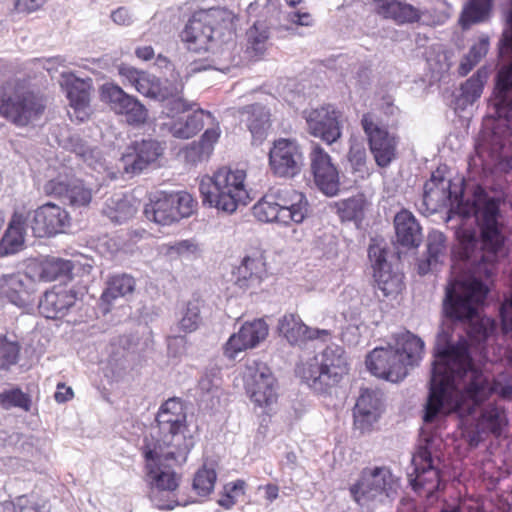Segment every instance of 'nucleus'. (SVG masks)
Returning a JSON list of instances; mask_svg holds the SVG:
<instances>
[{"label": "nucleus", "instance_id": "obj_1", "mask_svg": "<svg viewBox=\"0 0 512 512\" xmlns=\"http://www.w3.org/2000/svg\"><path fill=\"white\" fill-rule=\"evenodd\" d=\"M463 218L474 216L480 229V239L474 229L464 225L455 231L457 255L467 262L470 274L462 275L446 286L443 313L453 322L472 323L479 317L489 289L482 278H492L499 263L508 256L500 199L491 197L477 186L473 199L460 207Z\"/></svg>", "mask_w": 512, "mask_h": 512}, {"label": "nucleus", "instance_id": "obj_2", "mask_svg": "<svg viewBox=\"0 0 512 512\" xmlns=\"http://www.w3.org/2000/svg\"><path fill=\"white\" fill-rule=\"evenodd\" d=\"M434 356L424 422L430 423L438 415L453 411L466 410L471 414L493 393L504 398L512 395V377L505 384L491 381L473 363L464 337L452 343L449 333L442 329L437 334Z\"/></svg>", "mask_w": 512, "mask_h": 512}, {"label": "nucleus", "instance_id": "obj_3", "mask_svg": "<svg viewBox=\"0 0 512 512\" xmlns=\"http://www.w3.org/2000/svg\"><path fill=\"white\" fill-rule=\"evenodd\" d=\"M491 117L495 118L492 129H485L479 136L475 153L469 159V167L487 170L499 166L505 172L512 171V155L508 156L512 135V63L497 74L493 97L489 102Z\"/></svg>", "mask_w": 512, "mask_h": 512}, {"label": "nucleus", "instance_id": "obj_4", "mask_svg": "<svg viewBox=\"0 0 512 512\" xmlns=\"http://www.w3.org/2000/svg\"><path fill=\"white\" fill-rule=\"evenodd\" d=\"M424 342L410 331L395 335V348H375L366 358L368 370L379 378L391 382L402 381L408 368L419 364Z\"/></svg>", "mask_w": 512, "mask_h": 512}, {"label": "nucleus", "instance_id": "obj_5", "mask_svg": "<svg viewBox=\"0 0 512 512\" xmlns=\"http://www.w3.org/2000/svg\"><path fill=\"white\" fill-rule=\"evenodd\" d=\"M156 431L152 442H146L151 448L165 451L166 455L174 456L179 463L186 461L194 439L186 435L187 415L183 402L178 398H170L159 408L156 415Z\"/></svg>", "mask_w": 512, "mask_h": 512}, {"label": "nucleus", "instance_id": "obj_6", "mask_svg": "<svg viewBox=\"0 0 512 512\" xmlns=\"http://www.w3.org/2000/svg\"><path fill=\"white\" fill-rule=\"evenodd\" d=\"M246 173L243 170L219 169L213 177L203 178L199 185L203 204L231 214L239 205L251 201L245 186Z\"/></svg>", "mask_w": 512, "mask_h": 512}, {"label": "nucleus", "instance_id": "obj_7", "mask_svg": "<svg viewBox=\"0 0 512 512\" xmlns=\"http://www.w3.org/2000/svg\"><path fill=\"white\" fill-rule=\"evenodd\" d=\"M347 358L342 347L327 346L320 354L297 368L300 378L315 392L328 393L348 373Z\"/></svg>", "mask_w": 512, "mask_h": 512}, {"label": "nucleus", "instance_id": "obj_8", "mask_svg": "<svg viewBox=\"0 0 512 512\" xmlns=\"http://www.w3.org/2000/svg\"><path fill=\"white\" fill-rule=\"evenodd\" d=\"M398 488V480L391 470L381 466L364 468L349 491L363 511L373 512L380 505L389 503L397 494Z\"/></svg>", "mask_w": 512, "mask_h": 512}, {"label": "nucleus", "instance_id": "obj_9", "mask_svg": "<svg viewBox=\"0 0 512 512\" xmlns=\"http://www.w3.org/2000/svg\"><path fill=\"white\" fill-rule=\"evenodd\" d=\"M144 456L146 459L147 481L151 486L150 500L158 509H173L178 503L170 497L166 500L162 499V494L175 491L179 485V478L166 462L169 460L179 462L174 456L166 455L165 451H158L157 447L151 448L149 444L144 446Z\"/></svg>", "mask_w": 512, "mask_h": 512}, {"label": "nucleus", "instance_id": "obj_10", "mask_svg": "<svg viewBox=\"0 0 512 512\" xmlns=\"http://www.w3.org/2000/svg\"><path fill=\"white\" fill-rule=\"evenodd\" d=\"M196 206L197 202L188 192H159L145 206L144 214L148 220L165 226L191 216Z\"/></svg>", "mask_w": 512, "mask_h": 512}, {"label": "nucleus", "instance_id": "obj_11", "mask_svg": "<svg viewBox=\"0 0 512 512\" xmlns=\"http://www.w3.org/2000/svg\"><path fill=\"white\" fill-rule=\"evenodd\" d=\"M415 478L411 479L414 489L423 488L428 494L440 489V457L436 454V444L433 437L420 441L418 451L412 458Z\"/></svg>", "mask_w": 512, "mask_h": 512}, {"label": "nucleus", "instance_id": "obj_12", "mask_svg": "<svg viewBox=\"0 0 512 512\" xmlns=\"http://www.w3.org/2000/svg\"><path fill=\"white\" fill-rule=\"evenodd\" d=\"M461 194V187L452 184L451 180L444 177L442 171L437 169L425 182L423 196L416 205L421 214L428 216L458 202Z\"/></svg>", "mask_w": 512, "mask_h": 512}, {"label": "nucleus", "instance_id": "obj_13", "mask_svg": "<svg viewBox=\"0 0 512 512\" xmlns=\"http://www.w3.org/2000/svg\"><path fill=\"white\" fill-rule=\"evenodd\" d=\"M45 108L46 102L41 95L23 89H17L5 103L2 101V115L18 126L39 120Z\"/></svg>", "mask_w": 512, "mask_h": 512}, {"label": "nucleus", "instance_id": "obj_14", "mask_svg": "<svg viewBox=\"0 0 512 512\" xmlns=\"http://www.w3.org/2000/svg\"><path fill=\"white\" fill-rule=\"evenodd\" d=\"M269 166L274 175L293 178L304 166V156L299 143L294 139L279 138L269 151Z\"/></svg>", "mask_w": 512, "mask_h": 512}, {"label": "nucleus", "instance_id": "obj_15", "mask_svg": "<svg viewBox=\"0 0 512 512\" xmlns=\"http://www.w3.org/2000/svg\"><path fill=\"white\" fill-rule=\"evenodd\" d=\"M361 126L376 164L382 168L389 166L396 156V137L382 127L372 113L362 115Z\"/></svg>", "mask_w": 512, "mask_h": 512}, {"label": "nucleus", "instance_id": "obj_16", "mask_svg": "<svg viewBox=\"0 0 512 512\" xmlns=\"http://www.w3.org/2000/svg\"><path fill=\"white\" fill-rule=\"evenodd\" d=\"M101 99L108 103L116 114L124 115L130 125L144 124L148 118L147 108L136 97L127 94L118 85L113 83L102 85Z\"/></svg>", "mask_w": 512, "mask_h": 512}, {"label": "nucleus", "instance_id": "obj_17", "mask_svg": "<svg viewBox=\"0 0 512 512\" xmlns=\"http://www.w3.org/2000/svg\"><path fill=\"white\" fill-rule=\"evenodd\" d=\"M310 135L328 145L337 142L342 135L341 113L331 105L321 106L304 112Z\"/></svg>", "mask_w": 512, "mask_h": 512}, {"label": "nucleus", "instance_id": "obj_18", "mask_svg": "<svg viewBox=\"0 0 512 512\" xmlns=\"http://www.w3.org/2000/svg\"><path fill=\"white\" fill-rule=\"evenodd\" d=\"M311 172L314 182L327 196H335L340 189L339 172L331 156L316 142H312L309 152Z\"/></svg>", "mask_w": 512, "mask_h": 512}, {"label": "nucleus", "instance_id": "obj_19", "mask_svg": "<svg viewBox=\"0 0 512 512\" xmlns=\"http://www.w3.org/2000/svg\"><path fill=\"white\" fill-rule=\"evenodd\" d=\"M46 195L56 197L75 207H86L92 200V189L82 180L58 176L47 181L43 187Z\"/></svg>", "mask_w": 512, "mask_h": 512}, {"label": "nucleus", "instance_id": "obj_20", "mask_svg": "<svg viewBox=\"0 0 512 512\" xmlns=\"http://www.w3.org/2000/svg\"><path fill=\"white\" fill-rule=\"evenodd\" d=\"M368 257L373 267V277L376 287L384 297L396 296L403 289V275L394 272L386 259V251L379 245H370Z\"/></svg>", "mask_w": 512, "mask_h": 512}, {"label": "nucleus", "instance_id": "obj_21", "mask_svg": "<svg viewBox=\"0 0 512 512\" xmlns=\"http://www.w3.org/2000/svg\"><path fill=\"white\" fill-rule=\"evenodd\" d=\"M214 17L209 11H198L186 23L180 37L188 50L206 51L214 40Z\"/></svg>", "mask_w": 512, "mask_h": 512}, {"label": "nucleus", "instance_id": "obj_22", "mask_svg": "<svg viewBox=\"0 0 512 512\" xmlns=\"http://www.w3.org/2000/svg\"><path fill=\"white\" fill-rule=\"evenodd\" d=\"M383 407V393L379 389H361L353 409L355 429L361 433L370 431L372 426L379 420Z\"/></svg>", "mask_w": 512, "mask_h": 512}, {"label": "nucleus", "instance_id": "obj_23", "mask_svg": "<svg viewBox=\"0 0 512 512\" xmlns=\"http://www.w3.org/2000/svg\"><path fill=\"white\" fill-rule=\"evenodd\" d=\"M69 225L68 212L49 202L35 210L31 228L34 236L42 238L63 233Z\"/></svg>", "mask_w": 512, "mask_h": 512}, {"label": "nucleus", "instance_id": "obj_24", "mask_svg": "<svg viewBox=\"0 0 512 512\" xmlns=\"http://www.w3.org/2000/svg\"><path fill=\"white\" fill-rule=\"evenodd\" d=\"M163 151L164 148L156 140L147 139L135 142L120 158V167L125 173L139 174L149 164L155 162Z\"/></svg>", "mask_w": 512, "mask_h": 512}, {"label": "nucleus", "instance_id": "obj_25", "mask_svg": "<svg viewBox=\"0 0 512 512\" xmlns=\"http://www.w3.org/2000/svg\"><path fill=\"white\" fill-rule=\"evenodd\" d=\"M268 335V325L262 319L245 322L237 333L232 334L224 345V355L229 359L255 348Z\"/></svg>", "mask_w": 512, "mask_h": 512}, {"label": "nucleus", "instance_id": "obj_26", "mask_svg": "<svg viewBox=\"0 0 512 512\" xmlns=\"http://www.w3.org/2000/svg\"><path fill=\"white\" fill-rule=\"evenodd\" d=\"M69 99L68 115L72 121L84 122L89 118L90 90L92 80H84L76 77L73 73L63 75Z\"/></svg>", "mask_w": 512, "mask_h": 512}, {"label": "nucleus", "instance_id": "obj_27", "mask_svg": "<svg viewBox=\"0 0 512 512\" xmlns=\"http://www.w3.org/2000/svg\"><path fill=\"white\" fill-rule=\"evenodd\" d=\"M168 75L164 80L159 79V90L161 96L159 101L165 102V107L169 115H177L186 112L193 107V103L188 102L183 97L185 82L180 72L174 66H167Z\"/></svg>", "mask_w": 512, "mask_h": 512}, {"label": "nucleus", "instance_id": "obj_28", "mask_svg": "<svg viewBox=\"0 0 512 512\" xmlns=\"http://www.w3.org/2000/svg\"><path fill=\"white\" fill-rule=\"evenodd\" d=\"M276 380L266 365H260L247 382V392L259 407L269 408L277 401Z\"/></svg>", "mask_w": 512, "mask_h": 512}, {"label": "nucleus", "instance_id": "obj_29", "mask_svg": "<svg viewBox=\"0 0 512 512\" xmlns=\"http://www.w3.org/2000/svg\"><path fill=\"white\" fill-rule=\"evenodd\" d=\"M276 206L281 210L282 219L287 225L291 222L300 224L308 215V201L306 196L292 188H279L272 191Z\"/></svg>", "mask_w": 512, "mask_h": 512}, {"label": "nucleus", "instance_id": "obj_30", "mask_svg": "<svg viewBox=\"0 0 512 512\" xmlns=\"http://www.w3.org/2000/svg\"><path fill=\"white\" fill-rule=\"evenodd\" d=\"M240 121L249 130L254 145H260L271 128L270 110L261 104H251L239 109Z\"/></svg>", "mask_w": 512, "mask_h": 512}, {"label": "nucleus", "instance_id": "obj_31", "mask_svg": "<svg viewBox=\"0 0 512 512\" xmlns=\"http://www.w3.org/2000/svg\"><path fill=\"white\" fill-rule=\"evenodd\" d=\"M279 331L292 345H301L306 340H326L330 337L329 330L310 328L295 314L283 316L279 322Z\"/></svg>", "mask_w": 512, "mask_h": 512}, {"label": "nucleus", "instance_id": "obj_32", "mask_svg": "<svg viewBox=\"0 0 512 512\" xmlns=\"http://www.w3.org/2000/svg\"><path fill=\"white\" fill-rule=\"evenodd\" d=\"M76 302V293L64 288L45 292L40 299L39 312L48 319L61 318Z\"/></svg>", "mask_w": 512, "mask_h": 512}, {"label": "nucleus", "instance_id": "obj_33", "mask_svg": "<svg viewBox=\"0 0 512 512\" xmlns=\"http://www.w3.org/2000/svg\"><path fill=\"white\" fill-rule=\"evenodd\" d=\"M373 5L379 16L399 25L419 22L424 15L413 5L399 0H374Z\"/></svg>", "mask_w": 512, "mask_h": 512}, {"label": "nucleus", "instance_id": "obj_34", "mask_svg": "<svg viewBox=\"0 0 512 512\" xmlns=\"http://www.w3.org/2000/svg\"><path fill=\"white\" fill-rule=\"evenodd\" d=\"M266 264L261 254L246 256L234 272L235 284L241 289L258 286L266 276Z\"/></svg>", "mask_w": 512, "mask_h": 512}, {"label": "nucleus", "instance_id": "obj_35", "mask_svg": "<svg viewBox=\"0 0 512 512\" xmlns=\"http://www.w3.org/2000/svg\"><path fill=\"white\" fill-rule=\"evenodd\" d=\"M27 219L24 209L14 211L2 235V256L18 253L24 248Z\"/></svg>", "mask_w": 512, "mask_h": 512}, {"label": "nucleus", "instance_id": "obj_36", "mask_svg": "<svg viewBox=\"0 0 512 512\" xmlns=\"http://www.w3.org/2000/svg\"><path fill=\"white\" fill-rule=\"evenodd\" d=\"M394 226L397 241L405 247H416L422 240L421 227L414 215L408 210H401L395 215Z\"/></svg>", "mask_w": 512, "mask_h": 512}, {"label": "nucleus", "instance_id": "obj_37", "mask_svg": "<svg viewBox=\"0 0 512 512\" xmlns=\"http://www.w3.org/2000/svg\"><path fill=\"white\" fill-rule=\"evenodd\" d=\"M447 255L446 236L437 230L431 231L427 237V258L418 265V272L425 275L443 263Z\"/></svg>", "mask_w": 512, "mask_h": 512}, {"label": "nucleus", "instance_id": "obj_38", "mask_svg": "<svg viewBox=\"0 0 512 512\" xmlns=\"http://www.w3.org/2000/svg\"><path fill=\"white\" fill-rule=\"evenodd\" d=\"M245 53L251 60L261 59L270 46V32L264 22H256L246 32Z\"/></svg>", "mask_w": 512, "mask_h": 512}, {"label": "nucleus", "instance_id": "obj_39", "mask_svg": "<svg viewBox=\"0 0 512 512\" xmlns=\"http://www.w3.org/2000/svg\"><path fill=\"white\" fill-rule=\"evenodd\" d=\"M121 74L135 87L142 95L159 101L161 96L159 90V78L144 71L134 68H123Z\"/></svg>", "mask_w": 512, "mask_h": 512}, {"label": "nucleus", "instance_id": "obj_40", "mask_svg": "<svg viewBox=\"0 0 512 512\" xmlns=\"http://www.w3.org/2000/svg\"><path fill=\"white\" fill-rule=\"evenodd\" d=\"M136 287L135 279L128 274L113 275L107 281V286L101 295V300L107 305H111L118 298H125L131 295Z\"/></svg>", "mask_w": 512, "mask_h": 512}, {"label": "nucleus", "instance_id": "obj_41", "mask_svg": "<svg viewBox=\"0 0 512 512\" xmlns=\"http://www.w3.org/2000/svg\"><path fill=\"white\" fill-rule=\"evenodd\" d=\"M137 211L132 200L123 195L115 194L105 202L103 213L115 223H123L131 219Z\"/></svg>", "mask_w": 512, "mask_h": 512}, {"label": "nucleus", "instance_id": "obj_42", "mask_svg": "<svg viewBox=\"0 0 512 512\" xmlns=\"http://www.w3.org/2000/svg\"><path fill=\"white\" fill-rule=\"evenodd\" d=\"M476 425L487 434L499 436L507 425L505 411L495 404H489L481 410Z\"/></svg>", "mask_w": 512, "mask_h": 512}, {"label": "nucleus", "instance_id": "obj_43", "mask_svg": "<svg viewBox=\"0 0 512 512\" xmlns=\"http://www.w3.org/2000/svg\"><path fill=\"white\" fill-rule=\"evenodd\" d=\"M485 79L486 72L478 70L461 85L460 94L456 98L458 108L464 110L481 97Z\"/></svg>", "mask_w": 512, "mask_h": 512}, {"label": "nucleus", "instance_id": "obj_44", "mask_svg": "<svg viewBox=\"0 0 512 512\" xmlns=\"http://www.w3.org/2000/svg\"><path fill=\"white\" fill-rule=\"evenodd\" d=\"M204 306V301L199 298L189 300L180 310L179 329L185 333L196 331L203 322Z\"/></svg>", "mask_w": 512, "mask_h": 512}, {"label": "nucleus", "instance_id": "obj_45", "mask_svg": "<svg viewBox=\"0 0 512 512\" xmlns=\"http://www.w3.org/2000/svg\"><path fill=\"white\" fill-rule=\"evenodd\" d=\"M206 112L203 109L195 110L187 117L185 121L177 120L170 125L169 131L179 139H189L195 136L204 127V115ZM210 116V113L207 112Z\"/></svg>", "mask_w": 512, "mask_h": 512}, {"label": "nucleus", "instance_id": "obj_46", "mask_svg": "<svg viewBox=\"0 0 512 512\" xmlns=\"http://www.w3.org/2000/svg\"><path fill=\"white\" fill-rule=\"evenodd\" d=\"M73 269L70 260L57 257L47 258L38 265V277L41 281L51 282L68 276Z\"/></svg>", "mask_w": 512, "mask_h": 512}, {"label": "nucleus", "instance_id": "obj_47", "mask_svg": "<svg viewBox=\"0 0 512 512\" xmlns=\"http://www.w3.org/2000/svg\"><path fill=\"white\" fill-rule=\"evenodd\" d=\"M493 0H470L463 8L459 22L463 29L487 19Z\"/></svg>", "mask_w": 512, "mask_h": 512}, {"label": "nucleus", "instance_id": "obj_48", "mask_svg": "<svg viewBox=\"0 0 512 512\" xmlns=\"http://www.w3.org/2000/svg\"><path fill=\"white\" fill-rule=\"evenodd\" d=\"M274 194L270 192L253 206L254 216L262 222H277L287 225L285 219H282L281 210L276 206Z\"/></svg>", "mask_w": 512, "mask_h": 512}, {"label": "nucleus", "instance_id": "obj_49", "mask_svg": "<svg viewBox=\"0 0 512 512\" xmlns=\"http://www.w3.org/2000/svg\"><path fill=\"white\" fill-rule=\"evenodd\" d=\"M26 278L20 273L2 275V294L4 293L11 303L15 305L24 303L21 293L25 291L24 280Z\"/></svg>", "mask_w": 512, "mask_h": 512}, {"label": "nucleus", "instance_id": "obj_50", "mask_svg": "<svg viewBox=\"0 0 512 512\" xmlns=\"http://www.w3.org/2000/svg\"><path fill=\"white\" fill-rule=\"evenodd\" d=\"M2 408H17L24 412H30L32 408V398L20 388L12 387L2 391Z\"/></svg>", "mask_w": 512, "mask_h": 512}, {"label": "nucleus", "instance_id": "obj_51", "mask_svg": "<svg viewBox=\"0 0 512 512\" xmlns=\"http://www.w3.org/2000/svg\"><path fill=\"white\" fill-rule=\"evenodd\" d=\"M217 479V473L214 468L203 465L196 473L193 479V490L197 495L206 497L213 490Z\"/></svg>", "mask_w": 512, "mask_h": 512}, {"label": "nucleus", "instance_id": "obj_52", "mask_svg": "<svg viewBox=\"0 0 512 512\" xmlns=\"http://www.w3.org/2000/svg\"><path fill=\"white\" fill-rule=\"evenodd\" d=\"M348 160L355 173H358L361 177L368 174L367 153L361 142L354 141L350 144Z\"/></svg>", "mask_w": 512, "mask_h": 512}, {"label": "nucleus", "instance_id": "obj_53", "mask_svg": "<svg viewBox=\"0 0 512 512\" xmlns=\"http://www.w3.org/2000/svg\"><path fill=\"white\" fill-rule=\"evenodd\" d=\"M21 346L17 337L12 338L2 335V369L18 362Z\"/></svg>", "mask_w": 512, "mask_h": 512}, {"label": "nucleus", "instance_id": "obj_54", "mask_svg": "<svg viewBox=\"0 0 512 512\" xmlns=\"http://www.w3.org/2000/svg\"><path fill=\"white\" fill-rule=\"evenodd\" d=\"M219 133L216 129H208L202 136L201 144H192L185 151V156L188 161L193 163L201 160L202 150L204 145L211 146L217 141Z\"/></svg>", "mask_w": 512, "mask_h": 512}, {"label": "nucleus", "instance_id": "obj_55", "mask_svg": "<svg viewBox=\"0 0 512 512\" xmlns=\"http://www.w3.org/2000/svg\"><path fill=\"white\" fill-rule=\"evenodd\" d=\"M488 50L489 37L482 36L477 43L472 45L466 55L478 64L479 61L487 54Z\"/></svg>", "mask_w": 512, "mask_h": 512}, {"label": "nucleus", "instance_id": "obj_56", "mask_svg": "<svg viewBox=\"0 0 512 512\" xmlns=\"http://www.w3.org/2000/svg\"><path fill=\"white\" fill-rule=\"evenodd\" d=\"M170 251L180 256H190L197 253L198 245L193 240H181L171 245Z\"/></svg>", "mask_w": 512, "mask_h": 512}, {"label": "nucleus", "instance_id": "obj_57", "mask_svg": "<svg viewBox=\"0 0 512 512\" xmlns=\"http://www.w3.org/2000/svg\"><path fill=\"white\" fill-rule=\"evenodd\" d=\"M46 0H16L15 9L21 13H31L44 5Z\"/></svg>", "mask_w": 512, "mask_h": 512}, {"label": "nucleus", "instance_id": "obj_58", "mask_svg": "<svg viewBox=\"0 0 512 512\" xmlns=\"http://www.w3.org/2000/svg\"><path fill=\"white\" fill-rule=\"evenodd\" d=\"M113 22L117 25L128 26L132 23V17L126 7H119L111 13Z\"/></svg>", "mask_w": 512, "mask_h": 512}, {"label": "nucleus", "instance_id": "obj_59", "mask_svg": "<svg viewBox=\"0 0 512 512\" xmlns=\"http://www.w3.org/2000/svg\"><path fill=\"white\" fill-rule=\"evenodd\" d=\"M18 512H46L44 507L30 501L27 496L17 497Z\"/></svg>", "mask_w": 512, "mask_h": 512}, {"label": "nucleus", "instance_id": "obj_60", "mask_svg": "<svg viewBox=\"0 0 512 512\" xmlns=\"http://www.w3.org/2000/svg\"><path fill=\"white\" fill-rule=\"evenodd\" d=\"M73 397V390L70 387H66L65 384H58L57 391L54 394V399L58 403H65Z\"/></svg>", "mask_w": 512, "mask_h": 512}, {"label": "nucleus", "instance_id": "obj_61", "mask_svg": "<svg viewBox=\"0 0 512 512\" xmlns=\"http://www.w3.org/2000/svg\"><path fill=\"white\" fill-rule=\"evenodd\" d=\"M289 21L300 26H309L312 24V17L309 13L294 12L289 14Z\"/></svg>", "mask_w": 512, "mask_h": 512}, {"label": "nucleus", "instance_id": "obj_62", "mask_svg": "<svg viewBox=\"0 0 512 512\" xmlns=\"http://www.w3.org/2000/svg\"><path fill=\"white\" fill-rule=\"evenodd\" d=\"M488 434L482 431L475 424L474 430H472L468 435V443L471 447H477L487 436Z\"/></svg>", "mask_w": 512, "mask_h": 512}, {"label": "nucleus", "instance_id": "obj_63", "mask_svg": "<svg viewBox=\"0 0 512 512\" xmlns=\"http://www.w3.org/2000/svg\"><path fill=\"white\" fill-rule=\"evenodd\" d=\"M380 110L387 116H395L398 113V107L394 105L390 96L382 98Z\"/></svg>", "mask_w": 512, "mask_h": 512}, {"label": "nucleus", "instance_id": "obj_64", "mask_svg": "<svg viewBox=\"0 0 512 512\" xmlns=\"http://www.w3.org/2000/svg\"><path fill=\"white\" fill-rule=\"evenodd\" d=\"M246 483L244 480L238 479L233 483H228L224 486V491L233 495H243L245 493Z\"/></svg>", "mask_w": 512, "mask_h": 512}]
</instances>
